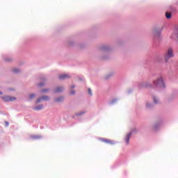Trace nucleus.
<instances>
[{
	"label": "nucleus",
	"mask_w": 178,
	"mask_h": 178,
	"mask_svg": "<svg viewBox=\"0 0 178 178\" xmlns=\"http://www.w3.org/2000/svg\"><path fill=\"white\" fill-rule=\"evenodd\" d=\"M72 88H74V86H72Z\"/></svg>",
	"instance_id": "nucleus-22"
},
{
	"label": "nucleus",
	"mask_w": 178,
	"mask_h": 178,
	"mask_svg": "<svg viewBox=\"0 0 178 178\" xmlns=\"http://www.w3.org/2000/svg\"><path fill=\"white\" fill-rule=\"evenodd\" d=\"M49 99V97L48 96H42L36 101V104L41 102V101H48Z\"/></svg>",
	"instance_id": "nucleus-4"
},
{
	"label": "nucleus",
	"mask_w": 178,
	"mask_h": 178,
	"mask_svg": "<svg viewBox=\"0 0 178 178\" xmlns=\"http://www.w3.org/2000/svg\"><path fill=\"white\" fill-rule=\"evenodd\" d=\"M130 137H131V132L129 133L126 136L125 142L127 143V144H129L130 141Z\"/></svg>",
	"instance_id": "nucleus-7"
},
{
	"label": "nucleus",
	"mask_w": 178,
	"mask_h": 178,
	"mask_svg": "<svg viewBox=\"0 0 178 178\" xmlns=\"http://www.w3.org/2000/svg\"><path fill=\"white\" fill-rule=\"evenodd\" d=\"M74 94H76V92H75L74 90H72V91L70 92V95H74Z\"/></svg>",
	"instance_id": "nucleus-15"
},
{
	"label": "nucleus",
	"mask_w": 178,
	"mask_h": 178,
	"mask_svg": "<svg viewBox=\"0 0 178 178\" xmlns=\"http://www.w3.org/2000/svg\"><path fill=\"white\" fill-rule=\"evenodd\" d=\"M42 92H48V90H42Z\"/></svg>",
	"instance_id": "nucleus-19"
},
{
	"label": "nucleus",
	"mask_w": 178,
	"mask_h": 178,
	"mask_svg": "<svg viewBox=\"0 0 178 178\" xmlns=\"http://www.w3.org/2000/svg\"><path fill=\"white\" fill-rule=\"evenodd\" d=\"M102 141H103V143H106V144H110L111 145H113V144H115V143H113V140H111L102 139Z\"/></svg>",
	"instance_id": "nucleus-6"
},
{
	"label": "nucleus",
	"mask_w": 178,
	"mask_h": 178,
	"mask_svg": "<svg viewBox=\"0 0 178 178\" xmlns=\"http://www.w3.org/2000/svg\"><path fill=\"white\" fill-rule=\"evenodd\" d=\"M2 99L6 102H10L12 101H16V97L12 96H4L2 97Z\"/></svg>",
	"instance_id": "nucleus-3"
},
{
	"label": "nucleus",
	"mask_w": 178,
	"mask_h": 178,
	"mask_svg": "<svg viewBox=\"0 0 178 178\" xmlns=\"http://www.w3.org/2000/svg\"><path fill=\"white\" fill-rule=\"evenodd\" d=\"M42 86H44V83H40L38 84L39 87H42Z\"/></svg>",
	"instance_id": "nucleus-18"
},
{
	"label": "nucleus",
	"mask_w": 178,
	"mask_h": 178,
	"mask_svg": "<svg viewBox=\"0 0 178 178\" xmlns=\"http://www.w3.org/2000/svg\"><path fill=\"white\" fill-rule=\"evenodd\" d=\"M153 99H154V102L156 104H158V101L156 100V97H154Z\"/></svg>",
	"instance_id": "nucleus-17"
},
{
	"label": "nucleus",
	"mask_w": 178,
	"mask_h": 178,
	"mask_svg": "<svg viewBox=\"0 0 178 178\" xmlns=\"http://www.w3.org/2000/svg\"><path fill=\"white\" fill-rule=\"evenodd\" d=\"M63 91V88L62 87H58L56 88L54 92H62Z\"/></svg>",
	"instance_id": "nucleus-9"
},
{
	"label": "nucleus",
	"mask_w": 178,
	"mask_h": 178,
	"mask_svg": "<svg viewBox=\"0 0 178 178\" xmlns=\"http://www.w3.org/2000/svg\"><path fill=\"white\" fill-rule=\"evenodd\" d=\"M44 108L43 105H39L35 108H33V111H41Z\"/></svg>",
	"instance_id": "nucleus-8"
},
{
	"label": "nucleus",
	"mask_w": 178,
	"mask_h": 178,
	"mask_svg": "<svg viewBox=\"0 0 178 178\" xmlns=\"http://www.w3.org/2000/svg\"><path fill=\"white\" fill-rule=\"evenodd\" d=\"M153 86H154V87H165V83H163V79H162V76H159L157 80L154 81L153 82Z\"/></svg>",
	"instance_id": "nucleus-2"
},
{
	"label": "nucleus",
	"mask_w": 178,
	"mask_h": 178,
	"mask_svg": "<svg viewBox=\"0 0 178 178\" xmlns=\"http://www.w3.org/2000/svg\"><path fill=\"white\" fill-rule=\"evenodd\" d=\"M165 17L168 18V19H170V17H172V14L170 13H165Z\"/></svg>",
	"instance_id": "nucleus-11"
},
{
	"label": "nucleus",
	"mask_w": 178,
	"mask_h": 178,
	"mask_svg": "<svg viewBox=\"0 0 178 178\" xmlns=\"http://www.w3.org/2000/svg\"><path fill=\"white\" fill-rule=\"evenodd\" d=\"M147 107L149 106V104H147Z\"/></svg>",
	"instance_id": "nucleus-20"
},
{
	"label": "nucleus",
	"mask_w": 178,
	"mask_h": 178,
	"mask_svg": "<svg viewBox=\"0 0 178 178\" xmlns=\"http://www.w3.org/2000/svg\"><path fill=\"white\" fill-rule=\"evenodd\" d=\"M29 98H30V99H33V98H35V95H34V94L30 95Z\"/></svg>",
	"instance_id": "nucleus-12"
},
{
	"label": "nucleus",
	"mask_w": 178,
	"mask_h": 178,
	"mask_svg": "<svg viewBox=\"0 0 178 178\" xmlns=\"http://www.w3.org/2000/svg\"><path fill=\"white\" fill-rule=\"evenodd\" d=\"M75 115H76V116H81V115H84V112L78 113Z\"/></svg>",
	"instance_id": "nucleus-13"
},
{
	"label": "nucleus",
	"mask_w": 178,
	"mask_h": 178,
	"mask_svg": "<svg viewBox=\"0 0 178 178\" xmlns=\"http://www.w3.org/2000/svg\"><path fill=\"white\" fill-rule=\"evenodd\" d=\"M6 123L7 126H8V125H9V123H8V122H6Z\"/></svg>",
	"instance_id": "nucleus-21"
},
{
	"label": "nucleus",
	"mask_w": 178,
	"mask_h": 178,
	"mask_svg": "<svg viewBox=\"0 0 178 178\" xmlns=\"http://www.w3.org/2000/svg\"><path fill=\"white\" fill-rule=\"evenodd\" d=\"M173 56H175V54H173V49L168 48L164 54L163 58L165 62H168V60H169V59H172Z\"/></svg>",
	"instance_id": "nucleus-1"
},
{
	"label": "nucleus",
	"mask_w": 178,
	"mask_h": 178,
	"mask_svg": "<svg viewBox=\"0 0 178 178\" xmlns=\"http://www.w3.org/2000/svg\"><path fill=\"white\" fill-rule=\"evenodd\" d=\"M63 101V97H60L55 99V102H62Z\"/></svg>",
	"instance_id": "nucleus-10"
},
{
	"label": "nucleus",
	"mask_w": 178,
	"mask_h": 178,
	"mask_svg": "<svg viewBox=\"0 0 178 178\" xmlns=\"http://www.w3.org/2000/svg\"><path fill=\"white\" fill-rule=\"evenodd\" d=\"M13 72H14V73H19V70H17V69H14V70H13Z\"/></svg>",
	"instance_id": "nucleus-16"
},
{
	"label": "nucleus",
	"mask_w": 178,
	"mask_h": 178,
	"mask_svg": "<svg viewBox=\"0 0 178 178\" xmlns=\"http://www.w3.org/2000/svg\"><path fill=\"white\" fill-rule=\"evenodd\" d=\"M88 94L89 95H92V92L91 91V88H88Z\"/></svg>",
	"instance_id": "nucleus-14"
},
{
	"label": "nucleus",
	"mask_w": 178,
	"mask_h": 178,
	"mask_svg": "<svg viewBox=\"0 0 178 178\" xmlns=\"http://www.w3.org/2000/svg\"><path fill=\"white\" fill-rule=\"evenodd\" d=\"M69 77H70V76H69V74H63L59 75L58 79L60 80H65V79H69Z\"/></svg>",
	"instance_id": "nucleus-5"
}]
</instances>
